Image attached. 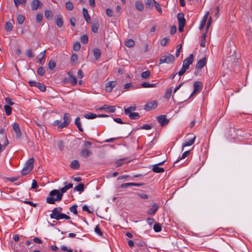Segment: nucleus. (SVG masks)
<instances>
[{"mask_svg":"<svg viewBox=\"0 0 252 252\" xmlns=\"http://www.w3.org/2000/svg\"><path fill=\"white\" fill-rule=\"evenodd\" d=\"M67 190L65 186L60 190L53 189L49 192V196L46 198V202L50 204H54L56 201H60L62 199L63 194Z\"/></svg>","mask_w":252,"mask_h":252,"instance_id":"f257e3e1","label":"nucleus"},{"mask_svg":"<svg viewBox=\"0 0 252 252\" xmlns=\"http://www.w3.org/2000/svg\"><path fill=\"white\" fill-rule=\"evenodd\" d=\"M52 213L50 214V216L51 219H55L56 220H60L64 219L65 220H70V218L65 214H60V212L57 210V208H54L52 210Z\"/></svg>","mask_w":252,"mask_h":252,"instance_id":"f03ea898","label":"nucleus"},{"mask_svg":"<svg viewBox=\"0 0 252 252\" xmlns=\"http://www.w3.org/2000/svg\"><path fill=\"white\" fill-rule=\"evenodd\" d=\"M175 58L174 55L171 54H168L166 55H163L160 57L159 60V64L172 63L175 61Z\"/></svg>","mask_w":252,"mask_h":252,"instance_id":"7ed1b4c3","label":"nucleus"},{"mask_svg":"<svg viewBox=\"0 0 252 252\" xmlns=\"http://www.w3.org/2000/svg\"><path fill=\"white\" fill-rule=\"evenodd\" d=\"M63 121L59 126V128H63V127H66L70 123L71 121V117L69 114L68 113H64L63 117Z\"/></svg>","mask_w":252,"mask_h":252,"instance_id":"20e7f679","label":"nucleus"},{"mask_svg":"<svg viewBox=\"0 0 252 252\" xmlns=\"http://www.w3.org/2000/svg\"><path fill=\"white\" fill-rule=\"evenodd\" d=\"M157 120L162 126L167 125L169 122V120L166 118L165 115H161L157 116Z\"/></svg>","mask_w":252,"mask_h":252,"instance_id":"39448f33","label":"nucleus"},{"mask_svg":"<svg viewBox=\"0 0 252 252\" xmlns=\"http://www.w3.org/2000/svg\"><path fill=\"white\" fill-rule=\"evenodd\" d=\"M158 103L157 100H153V101L147 103L145 106L144 109L146 111H150L152 109L156 108L158 106Z\"/></svg>","mask_w":252,"mask_h":252,"instance_id":"423d86ee","label":"nucleus"},{"mask_svg":"<svg viewBox=\"0 0 252 252\" xmlns=\"http://www.w3.org/2000/svg\"><path fill=\"white\" fill-rule=\"evenodd\" d=\"M159 208L158 205L154 202L152 204L151 207L147 211V213L149 215L154 216L158 210Z\"/></svg>","mask_w":252,"mask_h":252,"instance_id":"0eeeda50","label":"nucleus"},{"mask_svg":"<svg viewBox=\"0 0 252 252\" xmlns=\"http://www.w3.org/2000/svg\"><path fill=\"white\" fill-rule=\"evenodd\" d=\"M193 61V55L191 54L188 58L184 60L183 66L186 67V69H188L189 67V65L192 63Z\"/></svg>","mask_w":252,"mask_h":252,"instance_id":"6e6552de","label":"nucleus"},{"mask_svg":"<svg viewBox=\"0 0 252 252\" xmlns=\"http://www.w3.org/2000/svg\"><path fill=\"white\" fill-rule=\"evenodd\" d=\"M42 5V3L39 0H32L31 2V9L32 10L34 11L41 7Z\"/></svg>","mask_w":252,"mask_h":252,"instance_id":"1a4fd4ad","label":"nucleus"},{"mask_svg":"<svg viewBox=\"0 0 252 252\" xmlns=\"http://www.w3.org/2000/svg\"><path fill=\"white\" fill-rule=\"evenodd\" d=\"M117 84L116 81H109L107 82L105 86L107 92H111Z\"/></svg>","mask_w":252,"mask_h":252,"instance_id":"9d476101","label":"nucleus"},{"mask_svg":"<svg viewBox=\"0 0 252 252\" xmlns=\"http://www.w3.org/2000/svg\"><path fill=\"white\" fill-rule=\"evenodd\" d=\"M206 57H204L202 58L201 59H200L196 65V68L198 70L201 69L206 64Z\"/></svg>","mask_w":252,"mask_h":252,"instance_id":"9b49d317","label":"nucleus"},{"mask_svg":"<svg viewBox=\"0 0 252 252\" xmlns=\"http://www.w3.org/2000/svg\"><path fill=\"white\" fill-rule=\"evenodd\" d=\"M67 74L69 76V79L72 86H74L76 85L77 83L76 77L73 75L72 72L70 71L67 73Z\"/></svg>","mask_w":252,"mask_h":252,"instance_id":"f8f14e48","label":"nucleus"},{"mask_svg":"<svg viewBox=\"0 0 252 252\" xmlns=\"http://www.w3.org/2000/svg\"><path fill=\"white\" fill-rule=\"evenodd\" d=\"M195 139L196 136H193L190 139L186 140L182 145V150H184V147L192 145L194 143Z\"/></svg>","mask_w":252,"mask_h":252,"instance_id":"ddd939ff","label":"nucleus"},{"mask_svg":"<svg viewBox=\"0 0 252 252\" xmlns=\"http://www.w3.org/2000/svg\"><path fill=\"white\" fill-rule=\"evenodd\" d=\"M13 129L16 133V136L17 138H20L22 133L20 129L18 123H14L13 125Z\"/></svg>","mask_w":252,"mask_h":252,"instance_id":"4468645a","label":"nucleus"},{"mask_svg":"<svg viewBox=\"0 0 252 252\" xmlns=\"http://www.w3.org/2000/svg\"><path fill=\"white\" fill-rule=\"evenodd\" d=\"M100 110H106L110 113H114L116 110V108L114 106L104 105L99 108Z\"/></svg>","mask_w":252,"mask_h":252,"instance_id":"2eb2a0df","label":"nucleus"},{"mask_svg":"<svg viewBox=\"0 0 252 252\" xmlns=\"http://www.w3.org/2000/svg\"><path fill=\"white\" fill-rule=\"evenodd\" d=\"M55 23L58 27L61 28L63 27V21L61 15L59 14L57 15L55 19Z\"/></svg>","mask_w":252,"mask_h":252,"instance_id":"dca6fc26","label":"nucleus"},{"mask_svg":"<svg viewBox=\"0 0 252 252\" xmlns=\"http://www.w3.org/2000/svg\"><path fill=\"white\" fill-rule=\"evenodd\" d=\"M177 19L179 25H185L186 19L184 18V15L183 13H179L177 15Z\"/></svg>","mask_w":252,"mask_h":252,"instance_id":"f3484780","label":"nucleus"},{"mask_svg":"<svg viewBox=\"0 0 252 252\" xmlns=\"http://www.w3.org/2000/svg\"><path fill=\"white\" fill-rule=\"evenodd\" d=\"M92 26V31L94 33H97L98 31V29L99 27V22L97 21H94L91 23Z\"/></svg>","mask_w":252,"mask_h":252,"instance_id":"a211bd4d","label":"nucleus"},{"mask_svg":"<svg viewBox=\"0 0 252 252\" xmlns=\"http://www.w3.org/2000/svg\"><path fill=\"white\" fill-rule=\"evenodd\" d=\"M203 88L202 83L200 81H195L193 84V90L196 92H200Z\"/></svg>","mask_w":252,"mask_h":252,"instance_id":"6ab92c4d","label":"nucleus"},{"mask_svg":"<svg viewBox=\"0 0 252 252\" xmlns=\"http://www.w3.org/2000/svg\"><path fill=\"white\" fill-rule=\"evenodd\" d=\"M209 14V12L207 11L204 15L203 18L201 20L200 24V26H199L200 30H202L204 26H205L206 21L207 20V18L208 17Z\"/></svg>","mask_w":252,"mask_h":252,"instance_id":"aec40b11","label":"nucleus"},{"mask_svg":"<svg viewBox=\"0 0 252 252\" xmlns=\"http://www.w3.org/2000/svg\"><path fill=\"white\" fill-rule=\"evenodd\" d=\"M34 159L33 158H30L26 162L25 166L32 170L33 168Z\"/></svg>","mask_w":252,"mask_h":252,"instance_id":"412c9836","label":"nucleus"},{"mask_svg":"<svg viewBox=\"0 0 252 252\" xmlns=\"http://www.w3.org/2000/svg\"><path fill=\"white\" fill-rule=\"evenodd\" d=\"M130 161L127 158H124L119 159L116 161V164L117 167H120L123 165L124 163H128Z\"/></svg>","mask_w":252,"mask_h":252,"instance_id":"4be33fe9","label":"nucleus"},{"mask_svg":"<svg viewBox=\"0 0 252 252\" xmlns=\"http://www.w3.org/2000/svg\"><path fill=\"white\" fill-rule=\"evenodd\" d=\"M129 119L131 120H137L140 117L139 114L137 112H131L129 114H127Z\"/></svg>","mask_w":252,"mask_h":252,"instance_id":"5701e85b","label":"nucleus"},{"mask_svg":"<svg viewBox=\"0 0 252 252\" xmlns=\"http://www.w3.org/2000/svg\"><path fill=\"white\" fill-rule=\"evenodd\" d=\"M91 154V151L87 149H82L80 152V155L84 158H87Z\"/></svg>","mask_w":252,"mask_h":252,"instance_id":"b1692460","label":"nucleus"},{"mask_svg":"<svg viewBox=\"0 0 252 252\" xmlns=\"http://www.w3.org/2000/svg\"><path fill=\"white\" fill-rule=\"evenodd\" d=\"M93 55L94 59L95 60H98L101 55V51L98 48H94L93 49Z\"/></svg>","mask_w":252,"mask_h":252,"instance_id":"393cba45","label":"nucleus"},{"mask_svg":"<svg viewBox=\"0 0 252 252\" xmlns=\"http://www.w3.org/2000/svg\"><path fill=\"white\" fill-rule=\"evenodd\" d=\"M83 14L85 21L88 23L91 20V17L88 13V11L85 8H83Z\"/></svg>","mask_w":252,"mask_h":252,"instance_id":"a878e982","label":"nucleus"},{"mask_svg":"<svg viewBox=\"0 0 252 252\" xmlns=\"http://www.w3.org/2000/svg\"><path fill=\"white\" fill-rule=\"evenodd\" d=\"M152 170L153 172L157 173H162L164 171L163 168L159 167L158 165H154Z\"/></svg>","mask_w":252,"mask_h":252,"instance_id":"bb28decb","label":"nucleus"},{"mask_svg":"<svg viewBox=\"0 0 252 252\" xmlns=\"http://www.w3.org/2000/svg\"><path fill=\"white\" fill-rule=\"evenodd\" d=\"M136 106L135 105L131 106L127 108H124L125 114L127 115V114L131 113V112H132V111L136 110Z\"/></svg>","mask_w":252,"mask_h":252,"instance_id":"cd10ccee","label":"nucleus"},{"mask_svg":"<svg viewBox=\"0 0 252 252\" xmlns=\"http://www.w3.org/2000/svg\"><path fill=\"white\" fill-rule=\"evenodd\" d=\"M70 167L73 169H78L80 167V164L77 160H73L70 164Z\"/></svg>","mask_w":252,"mask_h":252,"instance_id":"c85d7f7f","label":"nucleus"},{"mask_svg":"<svg viewBox=\"0 0 252 252\" xmlns=\"http://www.w3.org/2000/svg\"><path fill=\"white\" fill-rule=\"evenodd\" d=\"M45 16L48 20H50L53 19V14L50 10H46L45 11Z\"/></svg>","mask_w":252,"mask_h":252,"instance_id":"c756f323","label":"nucleus"},{"mask_svg":"<svg viewBox=\"0 0 252 252\" xmlns=\"http://www.w3.org/2000/svg\"><path fill=\"white\" fill-rule=\"evenodd\" d=\"M13 28V26L12 24V23L9 22L7 21L5 24V29L6 32H11Z\"/></svg>","mask_w":252,"mask_h":252,"instance_id":"7c9ffc66","label":"nucleus"},{"mask_svg":"<svg viewBox=\"0 0 252 252\" xmlns=\"http://www.w3.org/2000/svg\"><path fill=\"white\" fill-rule=\"evenodd\" d=\"M75 125L77 127V128H78V130L82 132L83 131V129L81 126L80 118L77 117L76 118L75 121Z\"/></svg>","mask_w":252,"mask_h":252,"instance_id":"2f4dec72","label":"nucleus"},{"mask_svg":"<svg viewBox=\"0 0 252 252\" xmlns=\"http://www.w3.org/2000/svg\"><path fill=\"white\" fill-rule=\"evenodd\" d=\"M190 153V151L189 150V151H187L186 152H185L183 155H182V156L181 157L179 158V159H178L176 161H175L174 162V165L173 166H175V164L176 163H177V162H178L180 159H184L185 158H186L188 155Z\"/></svg>","mask_w":252,"mask_h":252,"instance_id":"473e14b6","label":"nucleus"},{"mask_svg":"<svg viewBox=\"0 0 252 252\" xmlns=\"http://www.w3.org/2000/svg\"><path fill=\"white\" fill-rule=\"evenodd\" d=\"M157 84H150L148 82H145L141 84L143 88H154L157 87Z\"/></svg>","mask_w":252,"mask_h":252,"instance_id":"72a5a7b5","label":"nucleus"},{"mask_svg":"<svg viewBox=\"0 0 252 252\" xmlns=\"http://www.w3.org/2000/svg\"><path fill=\"white\" fill-rule=\"evenodd\" d=\"M84 117L87 119H94L97 118V115L92 113H89L88 114H85Z\"/></svg>","mask_w":252,"mask_h":252,"instance_id":"f704fd0d","label":"nucleus"},{"mask_svg":"<svg viewBox=\"0 0 252 252\" xmlns=\"http://www.w3.org/2000/svg\"><path fill=\"white\" fill-rule=\"evenodd\" d=\"M151 76V72L149 70H146L141 73V77L145 79H149Z\"/></svg>","mask_w":252,"mask_h":252,"instance_id":"c9c22d12","label":"nucleus"},{"mask_svg":"<svg viewBox=\"0 0 252 252\" xmlns=\"http://www.w3.org/2000/svg\"><path fill=\"white\" fill-rule=\"evenodd\" d=\"M135 7L136 8V9L140 11H142L144 9V5L143 4L139 1H136L135 2Z\"/></svg>","mask_w":252,"mask_h":252,"instance_id":"e433bc0d","label":"nucleus"},{"mask_svg":"<svg viewBox=\"0 0 252 252\" xmlns=\"http://www.w3.org/2000/svg\"><path fill=\"white\" fill-rule=\"evenodd\" d=\"M125 45L127 47H132L135 45V42L133 39H129L126 41Z\"/></svg>","mask_w":252,"mask_h":252,"instance_id":"4c0bfd02","label":"nucleus"},{"mask_svg":"<svg viewBox=\"0 0 252 252\" xmlns=\"http://www.w3.org/2000/svg\"><path fill=\"white\" fill-rule=\"evenodd\" d=\"M4 138H5L4 143L3 146H2L1 144L0 143V154L2 151V148H3V150H4L7 146V145L9 144L8 139L6 137V135H5Z\"/></svg>","mask_w":252,"mask_h":252,"instance_id":"58836bf2","label":"nucleus"},{"mask_svg":"<svg viewBox=\"0 0 252 252\" xmlns=\"http://www.w3.org/2000/svg\"><path fill=\"white\" fill-rule=\"evenodd\" d=\"M15 5L18 7L20 4L25 5L27 0H13Z\"/></svg>","mask_w":252,"mask_h":252,"instance_id":"ea45409f","label":"nucleus"},{"mask_svg":"<svg viewBox=\"0 0 252 252\" xmlns=\"http://www.w3.org/2000/svg\"><path fill=\"white\" fill-rule=\"evenodd\" d=\"M4 110L7 116H9L12 113V108L8 105H5L4 106Z\"/></svg>","mask_w":252,"mask_h":252,"instance_id":"a19ab883","label":"nucleus"},{"mask_svg":"<svg viewBox=\"0 0 252 252\" xmlns=\"http://www.w3.org/2000/svg\"><path fill=\"white\" fill-rule=\"evenodd\" d=\"M74 189L78 191L82 192L84 190V185L82 183L79 184L74 188Z\"/></svg>","mask_w":252,"mask_h":252,"instance_id":"79ce46f5","label":"nucleus"},{"mask_svg":"<svg viewBox=\"0 0 252 252\" xmlns=\"http://www.w3.org/2000/svg\"><path fill=\"white\" fill-rule=\"evenodd\" d=\"M235 52H236V50H234L232 55L227 57V58L228 59V61L235 62L237 60V58L236 56L235 55L236 54Z\"/></svg>","mask_w":252,"mask_h":252,"instance_id":"37998d69","label":"nucleus"},{"mask_svg":"<svg viewBox=\"0 0 252 252\" xmlns=\"http://www.w3.org/2000/svg\"><path fill=\"white\" fill-rule=\"evenodd\" d=\"M32 170L24 166V167L23 168V169L21 171V174L22 176H25V175L28 174L29 173H30Z\"/></svg>","mask_w":252,"mask_h":252,"instance_id":"c03bdc74","label":"nucleus"},{"mask_svg":"<svg viewBox=\"0 0 252 252\" xmlns=\"http://www.w3.org/2000/svg\"><path fill=\"white\" fill-rule=\"evenodd\" d=\"M45 53H46V51L44 50V51L41 52L38 55V57H40V58H39V59H38V63L41 64H43L42 59L44 58V57L45 56Z\"/></svg>","mask_w":252,"mask_h":252,"instance_id":"a18cd8bd","label":"nucleus"},{"mask_svg":"<svg viewBox=\"0 0 252 252\" xmlns=\"http://www.w3.org/2000/svg\"><path fill=\"white\" fill-rule=\"evenodd\" d=\"M17 20L19 24H22L25 20V17L22 15L19 14L17 16Z\"/></svg>","mask_w":252,"mask_h":252,"instance_id":"49530a36","label":"nucleus"},{"mask_svg":"<svg viewBox=\"0 0 252 252\" xmlns=\"http://www.w3.org/2000/svg\"><path fill=\"white\" fill-rule=\"evenodd\" d=\"M153 228L155 232H160L161 230V225L159 223H156L154 225Z\"/></svg>","mask_w":252,"mask_h":252,"instance_id":"de8ad7c7","label":"nucleus"},{"mask_svg":"<svg viewBox=\"0 0 252 252\" xmlns=\"http://www.w3.org/2000/svg\"><path fill=\"white\" fill-rule=\"evenodd\" d=\"M56 65V63L52 60H51L48 63V68L52 70H53Z\"/></svg>","mask_w":252,"mask_h":252,"instance_id":"09e8293b","label":"nucleus"},{"mask_svg":"<svg viewBox=\"0 0 252 252\" xmlns=\"http://www.w3.org/2000/svg\"><path fill=\"white\" fill-rule=\"evenodd\" d=\"M38 89H39L41 92H44L46 91V87L45 85L42 84L38 82L36 87Z\"/></svg>","mask_w":252,"mask_h":252,"instance_id":"8fccbe9b","label":"nucleus"},{"mask_svg":"<svg viewBox=\"0 0 252 252\" xmlns=\"http://www.w3.org/2000/svg\"><path fill=\"white\" fill-rule=\"evenodd\" d=\"M145 3L146 7L149 9H152L153 7L152 0H145Z\"/></svg>","mask_w":252,"mask_h":252,"instance_id":"3c124183","label":"nucleus"},{"mask_svg":"<svg viewBox=\"0 0 252 252\" xmlns=\"http://www.w3.org/2000/svg\"><path fill=\"white\" fill-rule=\"evenodd\" d=\"M172 91V89L171 87L167 89L164 94V97L165 98L169 99L170 98Z\"/></svg>","mask_w":252,"mask_h":252,"instance_id":"603ef678","label":"nucleus"},{"mask_svg":"<svg viewBox=\"0 0 252 252\" xmlns=\"http://www.w3.org/2000/svg\"><path fill=\"white\" fill-rule=\"evenodd\" d=\"M153 1L154 2V4H155V7L157 9L158 12L160 13V14H161L162 13V9L160 7V4L158 3L156 0H153Z\"/></svg>","mask_w":252,"mask_h":252,"instance_id":"864d4df0","label":"nucleus"},{"mask_svg":"<svg viewBox=\"0 0 252 252\" xmlns=\"http://www.w3.org/2000/svg\"><path fill=\"white\" fill-rule=\"evenodd\" d=\"M81 42L83 44H87L88 42V36L84 34L81 37Z\"/></svg>","mask_w":252,"mask_h":252,"instance_id":"5fc2aeb1","label":"nucleus"},{"mask_svg":"<svg viewBox=\"0 0 252 252\" xmlns=\"http://www.w3.org/2000/svg\"><path fill=\"white\" fill-rule=\"evenodd\" d=\"M77 205H74L69 208V211L73 213L74 215H77L78 212L77 211Z\"/></svg>","mask_w":252,"mask_h":252,"instance_id":"6e6d98bb","label":"nucleus"},{"mask_svg":"<svg viewBox=\"0 0 252 252\" xmlns=\"http://www.w3.org/2000/svg\"><path fill=\"white\" fill-rule=\"evenodd\" d=\"M66 8L68 10H72L73 9V4L70 1H67L65 3Z\"/></svg>","mask_w":252,"mask_h":252,"instance_id":"4d7b16f0","label":"nucleus"},{"mask_svg":"<svg viewBox=\"0 0 252 252\" xmlns=\"http://www.w3.org/2000/svg\"><path fill=\"white\" fill-rule=\"evenodd\" d=\"M94 231L96 233H97L99 236H103V232L100 230L99 227L98 225H96L95 227L94 228Z\"/></svg>","mask_w":252,"mask_h":252,"instance_id":"13d9d810","label":"nucleus"},{"mask_svg":"<svg viewBox=\"0 0 252 252\" xmlns=\"http://www.w3.org/2000/svg\"><path fill=\"white\" fill-rule=\"evenodd\" d=\"M81 45L79 42H76L73 45V48L75 51H78L80 49Z\"/></svg>","mask_w":252,"mask_h":252,"instance_id":"bf43d9fd","label":"nucleus"},{"mask_svg":"<svg viewBox=\"0 0 252 252\" xmlns=\"http://www.w3.org/2000/svg\"><path fill=\"white\" fill-rule=\"evenodd\" d=\"M43 14L42 13H38L36 16V21L37 23H40L43 19Z\"/></svg>","mask_w":252,"mask_h":252,"instance_id":"052dcab7","label":"nucleus"},{"mask_svg":"<svg viewBox=\"0 0 252 252\" xmlns=\"http://www.w3.org/2000/svg\"><path fill=\"white\" fill-rule=\"evenodd\" d=\"M37 74L40 76H43L45 73V70L43 67H39L37 71Z\"/></svg>","mask_w":252,"mask_h":252,"instance_id":"680f3d73","label":"nucleus"},{"mask_svg":"<svg viewBox=\"0 0 252 252\" xmlns=\"http://www.w3.org/2000/svg\"><path fill=\"white\" fill-rule=\"evenodd\" d=\"M169 41V38L167 37H164L161 40L160 44L163 46H165L167 45V43Z\"/></svg>","mask_w":252,"mask_h":252,"instance_id":"e2e57ef3","label":"nucleus"},{"mask_svg":"<svg viewBox=\"0 0 252 252\" xmlns=\"http://www.w3.org/2000/svg\"><path fill=\"white\" fill-rule=\"evenodd\" d=\"M57 145L58 148L60 149V150L62 151L63 150L64 147L63 141L61 140L58 141Z\"/></svg>","mask_w":252,"mask_h":252,"instance_id":"0e129e2a","label":"nucleus"},{"mask_svg":"<svg viewBox=\"0 0 252 252\" xmlns=\"http://www.w3.org/2000/svg\"><path fill=\"white\" fill-rule=\"evenodd\" d=\"M205 37H206V35H205V33H204L201 38V42H200V46L202 47H205Z\"/></svg>","mask_w":252,"mask_h":252,"instance_id":"69168bd1","label":"nucleus"},{"mask_svg":"<svg viewBox=\"0 0 252 252\" xmlns=\"http://www.w3.org/2000/svg\"><path fill=\"white\" fill-rule=\"evenodd\" d=\"M152 128V126L151 125L146 124L143 125L142 126H141L140 128H138V129H146V130H149L151 129Z\"/></svg>","mask_w":252,"mask_h":252,"instance_id":"338daca9","label":"nucleus"},{"mask_svg":"<svg viewBox=\"0 0 252 252\" xmlns=\"http://www.w3.org/2000/svg\"><path fill=\"white\" fill-rule=\"evenodd\" d=\"M187 70V69H186V67L185 66H183L182 65V67L181 69V70H180V71L178 73V75L179 76H182L183 75L186 71V70Z\"/></svg>","mask_w":252,"mask_h":252,"instance_id":"774afa93","label":"nucleus"}]
</instances>
